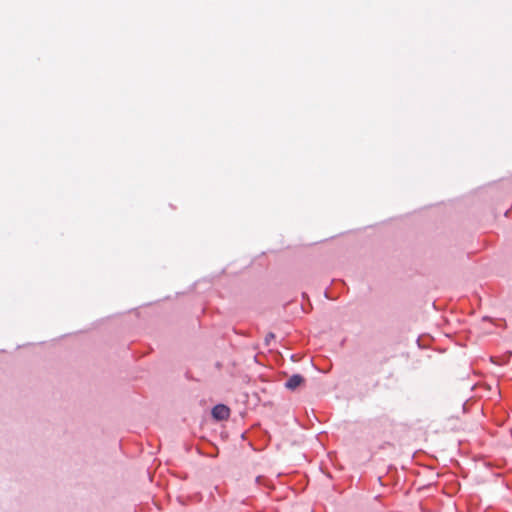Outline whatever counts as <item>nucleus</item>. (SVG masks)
<instances>
[{
  "mask_svg": "<svg viewBox=\"0 0 512 512\" xmlns=\"http://www.w3.org/2000/svg\"><path fill=\"white\" fill-rule=\"evenodd\" d=\"M304 382V378L299 375L295 374L292 375L287 382L285 383V387L289 390H295L297 387H299Z\"/></svg>",
  "mask_w": 512,
  "mask_h": 512,
  "instance_id": "f257e3e1",
  "label": "nucleus"
},
{
  "mask_svg": "<svg viewBox=\"0 0 512 512\" xmlns=\"http://www.w3.org/2000/svg\"><path fill=\"white\" fill-rule=\"evenodd\" d=\"M212 416L216 420H222L224 418V404L216 405L212 410Z\"/></svg>",
  "mask_w": 512,
  "mask_h": 512,
  "instance_id": "f03ea898",
  "label": "nucleus"
},
{
  "mask_svg": "<svg viewBox=\"0 0 512 512\" xmlns=\"http://www.w3.org/2000/svg\"><path fill=\"white\" fill-rule=\"evenodd\" d=\"M225 411H226V417H227V416H228V414H229V408H228V407H226V408H225Z\"/></svg>",
  "mask_w": 512,
  "mask_h": 512,
  "instance_id": "7ed1b4c3",
  "label": "nucleus"
}]
</instances>
